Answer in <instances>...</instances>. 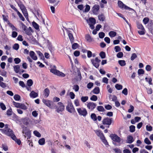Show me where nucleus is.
Returning <instances> with one entry per match:
<instances>
[{"instance_id":"1","label":"nucleus","mask_w":153,"mask_h":153,"mask_svg":"<svg viewBox=\"0 0 153 153\" xmlns=\"http://www.w3.org/2000/svg\"><path fill=\"white\" fill-rule=\"evenodd\" d=\"M0 130L6 135L9 136L13 140L16 139V136L13 133V132L11 129L8 128V125L6 124L5 127L3 129H0Z\"/></svg>"},{"instance_id":"2","label":"nucleus","mask_w":153,"mask_h":153,"mask_svg":"<svg viewBox=\"0 0 153 153\" xmlns=\"http://www.w3.org/2000/svg\"><path fill=\"white\" fill-rule=\"evenodd\" d=\"M22 133L23 134H25L24 135V136L25 138L27 137V143H29L30 141V140H28L31 137V134L30 131L27 129L26 127H25L24 128L23 131H22Z\"/></svg>"},{"instance_id":"3","label":"nucleus","mask_w":153,"mask_h":153,"mask_svg":"<svg viewBox=\"0 0 153 153\" xmlns=\"http://www.w3.org/2000/svg\"><path fill=\"white\" fill-rule=\"evenodd\" d=\"M80 116L85 117L87 115V111L85 108H76Z\"/></svg>"},{"instance_id":"4","label":"nucleus","mask_w":153,"mask_h":153,"mask_svg":"<svg viewBox=\"0 0 153 153\" xmlns=\"http://www.w3.org/2000/svg\"><path fill=\"white\" fill-rule=\"evenodd\" d=\"M67 110L70 113L74 112L75 111V109L71 102H69L66 107Z\"/></svg>"},{"instance_id":"5","label":"nucleus","mask_w":153,"mask_h":153,"mask_svg":"<svg viewBox=\"0 0 153 153\" xmlns=\"http://www.w3.org/2000/svg\"><path fill=\"white\" fill-rule=\"evenodd\" d=\"M118 4L119 7L122 9L128 10H133L132 8H130L124 4L123 2L120 1H118Z\"/></svg>"},{"instance_id":"6","label":"nucleus","mask_w":153,"mask_h":153,"mask_svg":"<svg viewBox=\"0 0 153 153\" xmlns=\"http://www.w3.org/2000/svg\"><path fill=\"white\" fill-rule=\"evenodd\" d=\"M112 121V118L109 117H106L104 118L102 121V124L104 125H107L108 126V127H109V126L111 125Z\"/></svg>"},{"instance_id":"7","label":"nucleus","mask_w":153,"mask_h":153,"mask_svg":"<svg viewBox=\"0 0 153 153\" xmlns=\"http://www.w3.org/2000/svg\"><path fill=\"white\" fill-rule=\"evenodd\" d=\"M112 140L114 142H115L118 143H120L121 141L120 138L118 137L116 134H111L110 135Z\"/></svg>"},{"instance_id":"8","label":"nucleus","mask_w":153,"mask_h":153,"mask_svg":"<svg viewBox=\"0 0 153 153\" xmlns=\"http://www.w3.org/2000/svg\"><path fill=\"white\" fill-rule=\"evenodd\" d=\"M59 107L56 106V111L58 113H59L60 111H62L65 108L64 105L61 102H59L57 103Z\"/></svg>"},{"instance_id":"9","label":"nucleus","mask_w":153,"mask_h":153,"mask_svg":"<svg viewBox=\"0 0 153 153\" xmlns=\"http://www.w3.org/2000/svg\"><path fill=\"white\" fill-rule=\"evenodd\" d=\"M97 105L96 103L93 102H90L88 103L87 104V108L91 111L94 109Z\"/></svg>"},{"instance_id":"10","label":"nucleus","mask_w":153,"mask_h":153,"mask_svg":"<svg viewBox=\"0 0 153 153\" xmlns=\"http://www.w3.org/2000/svg\"><path fill=\"white\" fill-rule=\"evenodd\" d=\"M100 6L98 5H94L92 8V12L94 14L97 15L98 12L100 9Z\"/></svg>"},{"instance_id":"11","label":"nucleus","mask_w":153,"mask_h":153,"mask_svg":"<svg viewBox=\"0 0 153 153\" xmlns=\"http://www.w3.org/2000/svg\"><path fill=\"white\" fill-rule=\"evenodd\" d=\"M67 32L68 33L70 40L71 43H72L74 41V38L73 35L71 33V31L69 30L68 29L67 30Z\"/></svg>"},{"instance_id":"12","label":"nucleus","mask_w":153,"mask_h":153,"mask_svg":"<svg viewBox=\"0 0 153 153\" xmlns=\"http://www.w3.org/2000/svg\"><path fill=\"white\" fill-rule=\"evenodd\" d=\"M50 94V90L48 88H46L43 91V94L44 96V97L47 98Z\"/></svg>"},{"instance_id":"13","label":"nucleus","mask_w":153,"mask_h":153,"mask_svg":"<svg viewBox=\"0 0 153 153\" xmlns=\"http://www.w3.org/2000/svg\"><path fill=\"white\" fill-rule=\"evenodd\" d=\"M95 132L97 135L100 137V138H104V135L102 131L100 130H96Z\"/></svg>"},{"instance_id":"14","label":"nucleus","mask_w":153,"mask_h":153,"mask_svg":"<svg viewBox=\"0 0 153 153\" xmlns=\"http://www.w3.org/2000/svg\"><path fill=\"white\" fill-rule=\"evenodd\" d=\"M30 55L33 60H36L37 59V56L35 55V53L33 51H31L30 53Z\"/></svg>"},{"instance_id":"15","label":"nucleus","mask_w":153,"mask_h":153,"mask_svg":"<svg viewBox=\"0 0 153 153\" xmlns=\"http://www.w3.org/2000/svg\"><path fill=\"white\" fill-rule=\"evenodd\" d=\"M42 101L45 105L48 107H50L51 106V101L48 100L43 99Z\"/></svg>"},{"instance_id":"16","label":"nucleus","mask_w":153,"mask_h":153,"mask_svg":"<svg viewBox=\"0 0 153 153\" xmlns=\"http://www.w3.org/2000/svg\"><path fill=\"white\" fill-rule=\"evenodd\" d=\"M30 96L31 98H35L38 96V94L32 91L30 94Z\"/></svg>"},{"instance_id":"17","label":"nucleus","mask_w":153,"mask_h":153,"mask_svg":"<svg viewBox=\"0 0 153 153\" xmlns=\"http://www.w3.org/2000/svg\"><path fill=\"white\" fill-rule=\"evenodd\" d=\"M148 28L152 34H153V22H151L148 25Z\"/></svg>"},{"instance_id":"18","label":"nucleus","mask_w":153,"mask_h":153,"mask_svg":"<svg viewBox=\"0 0 153 153\" xmlns=\"http://www.w3.org/2000/svg\"><path fill=\"white\" fill-rule=\"evenodd\" d=\"M134 141L133 137L130 135L128 136L127 137V143H131Z\"/></svg>"},{"instance_id":"19","label":"nucleus","mask_w":153,"mask_h":153,"mask_svg":"<svg viewBox=\"0 0 153 153\" xmlns=\"http://www.w3.org/2000/svg\"><path fill=\"white\" fill-rule=\"evenodd\" d=\"M98 19L100 21H104L105 19V16L104 15L101 13V14L99 15L98 16Z\"/></svg>"},{"instance_id":"20","label":"nucleus","mask_w":153,"mask_h":153,"mask_svg":"<svg viewBox=\"0 0 153 153\" xmlns=\"http://www.w3.org/2000/svg\"><path fill=\"white\" fill-rule=\"evenodd\" d=\"M91 62L93 65L96 68H97L99 66V63L95 62L94 59L91 60Z\"/></svg>"},{"instance_id":"21","label":"nucleus","mask_w":153,"mask_h":153,"mask_svg":"<svg viewBox=\"0 0 153 153\" xmlns=\"http://www.w3.org/2000/svg\"><path fill=\"white\" fill-rule=\"evenodd\" d=\"M100 92V88L98 87H95L92 91V92L95 94H98Z\"/></svg>"},{"instance_id":"22","label":"nucleus","mask_w":153,"mask_h":153,"mask_svg":"<svg viewBox=\"0 0 153 153\" xmlns=\"http://www.w3.org/2000/svg\"><path fill=\"white\" fill-rule=\"evenodd\" d=\"M14 71L16 73H19L20 71V66L19 65L14 66L13 67Z\"/></svg>"},{"instance_id":"23","label":"nucleus","mask_w":153,"mask_h":153,"mask_svg":"<svg viewBox=\"0 0 153 153\" xmlns=\"http://www.w3.org/2000/svg\"><path fill=\"white\" fill-rule=\"evenodd\" d=\"M116 32L113 31H111L109 33V35L111 38L115 37L116 36Z\"/></svg>"},{"instance_id":"24","label":"nucleus","mask_w":153,"mask_h":153,"mask_svg":"<svg viewBox=\"0 0 153 153\" xmlns=\"http://www.w3.org/2000/svg\"><path fill=\"white\" fill-rule=\"evenodd\" d=\"M45 139L44 138H42L40 139L38 141L39 143L41 145H43L45 143Z\"/></svg>"},{"instance_id":"25","label":"nucleus","mask_w":153,"mask_h":153,"mask_svg":"<svg viewBox=\"0 0 153 153\" xmlns=\"http://www.w3.org/2000/svg\"><path fill=\"white\" fill-rule=\"evenodd\" d=\"M36 52L41 59L42 60L44 59L45 58L44 55L40 51H36Z\"/></svg>"},{"instance_id":"26","label":"nucleus","mask_w":153,"mask_h":153,"mask_svg":"<svg viewBox=\"0 0 153 153\" xmlns=\"http://www.w3.org/2000/svg\"><path fill=\"white\" fill-rule=\"evenodd\" d=\"M118 63L120 65L122 66H124L126 65L125 61L124 60H119L118 61Z\"/></svg>"},{"instance_id":"27","label":"nucleus","mask_w":153,"mask_h":153,"mask_svg":"<svg viewBox=\"0 0 153 153\" xmlns=\"http://www.w3.org/2000/svg\"><path fill=\"white\" fill-rule=\"evenodd\" d=\"M88 96H82L81 97V100L83 102H85L88 99Z\"/></svg>"},{"instance_id":"28","label":"nucleus","mask_w":153,"mask_h":153,"mask_svg":"<svg viewBox=\"0 0 153 153\" xmlns=\"http://www.w3.org/2000/svg\"><path fill=\"white\" fill-rule=\"evenodd\" d=\"M91 119L94 121L97 120V117L95 114L94 113L92 114L91 115Z\"/></svg>"},{"instance_id":"29","label":"nucleus","mask_w":153,"mask_h":153,"mask_svg":"<svg viewBox=\"0 0 153 153\" xmlns=\"http://www.w3.org/2000/svg\"><path fill=\"white\" fill-rule=\"evenodd\" d=\"M32 25L36 29L38 30L39 29V25L35 22H32Z\"/></svg>"},{"instance_id":"30","label":"nucleus","mask_w":153,"mask_h":153,"mask_svg":"<svg viewBox=\"0 0 153 153\" xmlns=\"http://www.w3.org/2000/svg\"><path fill=\"white\" fill-rule=\"evenodd\" d=\"M88 21L90 22L93 25L95 24L96 23V20L94 18L91 17L89 19Z\"/></svg>"},{"instance_id":"31","label":"nucleus","mask_w":153,"mask_h":153,"mask_svg":"<svg viewBox=\"0 0 153 153\" xmlns=\"http://www.w3.org/2000/svg\"><path fill=\"white\" fill-rule=\"evenodd\" d=\"M85 39L88 42H91L92 41V39L89 34H87L85 36Z\"/></svg>"},{"instance_id":"32","label":"nucleus","mask_w":153,"mask_h":153,"mask_svg":"<svg viewBox=\"0 0 153 153\" xmlns=\"http://www.w3.org/2000/svg\"><path fill=\"white\" fill-rule=\"evenodd\" d=\"M56 74L59 76H61L62 77H64L65 76V75L64 74L58 70L57 71Z\"/></svg>"},{"instance_id":"33","label":"nucleus","mask_w":153,"mask_h":153,"mask_svg":"<svg viewBox=\"0 0 153 153\" xmlns=\"http://www.w3.org/2000/svg\"><path fill=\"white\" fill-rule=\"evenodd\" d=\"M17 13L20 19L23 21H24L25 19L23 16L22 15L19 11H18L17 12Z\"/></svg>"},{"instance_id":"34","label":"nucleus","mask_w":153,"mask_h":153,"mask_svg":"<svg viewBox=\"0 0 153 153\" xmlns=\"http://www.w3.org/2000/svg\"><path fill=\"white\" fill-rule=\"evenodd\" d=\"M115 88L118 90H120L122 89L123 86L122 85L117 84L115 85Z\"/></svg>"},{"instance_id":"35","label":"nucleus","mask_w":153,"mask_h":153,"mask_svg":"<svg viewBox=\"0 0 153 153\" xmlns=\"http://www.w3.org/2000/svg\"><path fill=\"white\" fill-rule=\"evenodd\" d=\"M33 84V81L31 79H28L27 82V84L29 87L31 86Z\"/></svg>"},{"instance_id":"36","label":"nucleus","mask_w":153,"mask_h":153,"mask_svg":"<svg viewBox=\"0 0 153 153\" xmlns=\"http://www.w3.org/2000/svg\"><path fill=\"white\" fill-rule=\"evenodd\" d=\"M97 109L99 111H103L105 110L104 108L102 106H98L97 108Z\"/></svg>"},{"instance_id":"37","label":"nucleus","mask_w":153,"mask_h":153,"mask_svg":"<svg viewBox=\"0 0 153 153\" xmlns=\"http://www.w3.org/2000/svg\"><path fill=\"white\" fill-rule=\"evenodd\" d=\"M130 131L131 132H133L135 130V126L133 125H131L129 127Z\"/></svg>"},{"instance_id":"38","label":"nucleus","mask_w":153,"mask_h":153,"mask_svg":"<svg viewBox=\"0 0 153 153\" xmlns=\"http://www.w3.org/2000/svg\"><path fill=\"white\" fill-rule=\"evenodd\" d=\"M137 57V55L135 53H133L131 57V59L132 61L134 60L135 58Z\"/></svg>"},{"instance_id":"39","label":"nucleus","mask_w":153,"mask_h":153,"mask_svg":"<svg viewBox=\"0 0 153 153\" xmlns=\"http://www.w3.org/2000/svg\"><path fill=\"white\" fill-rule=\"evenodd\" d=\"M13 48L14 49L17 50L19 48V45L18 44L16 43L14 45Z\"/></svg>"},{"instance_id":"40","label":"nucleus","mask_w":153,"mask_h":153,"mask_svg":"<svg viewBox=\"0 0 153 153\" xmlns=\"http://www.w3.org/2000/svg\"><path fill=\"white\" fill-rule=\"evenodd\" d=\"M100 56L102 59H104L105 57V53L103 51H101L100 53Z\"/></svg>"},{"instance_id":"41","label":"nucleus","mask_w":153,"mask_h":153,"mask_svg":"<svg viewBox=\"0 0 153 153\" xmlns=\"http://www.w3.org/2000/svg\"><path fill=\"white\" fill-rule=\"evenodd\" d=\"M22 13L26 18L28 17V14L26 11V9H24L22 11Z\"/></svg>"},{"instance_id":"42","label":"nucleus","mask_w":153,"mask_h":153,"mask_svg":"<svg viewBox=\"0 0 153 153\" xmlns=\"http://www.w3.org/2000/svg\"><path fill=\"white\" fill-rule=\"evenodd\" d=\"M90 100L92 101H96L97 100V97L95 95H93L91 97Z\"/></svg>"},{"instance_id":"43","label":"nucleus","mask_w":153,"mask_h":153,"mask_svg":"<svg viewBox=\"0 0 153 153\" xmlns=\"http://www.w3.org/2000/svg\"><path fill=\"white\" fill-rule=\"evenodd\" d=\"M86 7L84 11L85 12H88L90 9V6L88 4H86L85 6Z\"/></svg>"},{"instance_id":"44","label":"nucleus","mask_w":153,"mask_h":153,"mask_svg":"<svg viewBox=\"0 0 153 153\" xmlns=\"http://www.w3.org/2000/svg\"><path fill=\"white\" fill-rule=\"evenodd\" d=\"M14 98L16 100L19 101L20 99V96L18 94H16L14 96Z\"/></svg>"},{"instance_id":"45","label":"nucleus","mask_w":153,"mask_h":153,"mask_svg":"<svg viewBox=\"0 0 153 153\" xmlns=\"http://www.w3.org/2000/svg\"><path fill=\"white\" fill-rule=\"evenodd\" d=\"M34 135L38 137H40L41 136L40 134L37 131H35L33 132Z\"/></svg>"},{"instance_id":"46","label":"nucleus","mask_w":153,"mask_h":153,"mask_svg":"<svg viewBox=\"0 0 153 153\" xmlns=\"http://www.w3.org/2000/svg\"><path fill=\"white\" fill-rule=\"evenodd\" d=\"M137 27L141 30H143L144 28L142 25L139 23L137 24Z\"/></svg>"},{"instance_id":"47","label":"nucleus","mask_w":153,"mask_h":153,"mask_svg":"<svg viewBox=\"0 0 153 153\" xmlns=\"http://www.w3.org/2000/svg\"><path fill=\"white\" fill-rule=\"evenodd\" d=\"M12 110L11 108L8 109L7 111L6 114L8 116L12 115Z\"/></svg>"},{"instance_id":"48","label":"nucleus","mask_w":153,"mask_h":153,"mask_svg":"<svg viewBox=\"0 0 153 153\" xmlns=\"http://www.w3.org/2000/svg\"><path fill=\"white\" fill-rule=\"evenodd\" d=\"M79 87L78 85H74L73 89H74L75 91H78L79 90Z\"/></svg>"},{"instance_id":"49","label":"nucleus","mask_w":153,"mask_h":153,"mask_svg":"<svg viewBox=\"0 0 153 153\" xmlns=\"http://www.w3.org/2000/svg\"><path fill=\"white\" fill-rule=\"evenodd\" d=\"M19 108L25 110H26L27 109V107L25 105L22 103H21Z\"/></svg>"},{"instance_id":"50","label":"nucleus","mask_w":153,"mask_h":153,"mask_svg":"<svg viewBox=\"0 0 153 153\" xmlns=\"http://www.w3.org/2000/svg\"><path fill=\"white\" fill-rule=\"evenodd\" d=\"M14 61L16 64H18L20 62L21 59L18 58H16L14 59Z\"/></svg>"},{"instance_id":"51","label":"nucleus","mask_w":153,"mask_h":153,"mask_svg":"<svg viewBox=\"0 0 153 153\" xmlns=\"http://www.w3.org/2000/svg\"><path fill=\"white\" fill-rule=\"evenodd\" d=\"M0 106L2 110H4L6 109V106L3 103L1 102L0 103Z\"/></svg>"},{"instance_id":"52","label":"nucleus","mask_w":153,"mask_h":153,"mask_svg":"<svg viewBox=\"0 0 153 153\" xmlns=\"http://www.w3.org/2000/svg\"><path fill=\"white\" fill-rule=\"evenodd\" d=\"M144 142L147 144L150 145L151 142L148 138H146L144 140Z\"/></svg>"},{"instance_id":"53","label":"nucleus","mask_w":153,"mask_h":153,"mask_svg":"<svg viewBox=\"0 0 153 153\" xmlns=\"http://www.w3.org/2000/svg\"><path fill=\"white\" fill-rule=\"evenodd\" d=\"M13 105L16 107L18 108H19L20 107V105L21 104V103L16 102L14 101L13 102Z\"/></svg>"},{"instance_id":"54","label":"nucleus","mask_w":153,"mask_h":153,"mask_svg":"<svg viewBox=\"0 0 153 153\" xmlns=\"http://www.w3.org/2000/svg\"><path fill=\"white\" fill-rule=\"evenodd\" d=\"M114 49L115 50V52H116L120 51L121 50L120 47L118 46H116L114 47Z\"/></svg>"},{"instance_id":"55","label":"nucleus","mask_w":153,"mask_h":153,"mask_svg":"<svg viewBox=\"0 0 153 153\" xmlns=\"http://www.w3.org/2000/svg\"><path fill=\"white\" fill-rule=\"evenodd\" d=\"M78 46V44L77 43H74L72 45V48L73 49H75L77 48Z\"/></svg>"},{"instance_id":"56","label":"nucleus","mask_w":153,"mask_h":153,"mask_svg":"<svg viewBox=\"0 0 153 153\" xmlns=\"http://www.w3.org/2000/svg\"><path fill=\"white\" fill-rule=\"evenodd\" d=\"M105 35V34L104 33L101 32L99 33V37L101 39H102L104 38Z\"/></svg>"},{"instance_id":"57","label":"nucleus","mask_w":153,"mask_h":153,"mask_svg":"<svg viewBox=\"0 0 153 153\" xmlns=\"http://www.w3.org/2000/svg\"><path fill=\"white\" fill-rule=\"evenodd\" d=\"M111 97H110V99H111L112 101L115 102L117 100V98L114 95L112 96H111Z\"/></svg>"},{"instance_id":"58","label":"nucleus","mask_w":153,"mask_h":153,"mask_svg":"<svg viewBox=\"0 0 153 153\" xmlns=\"http://www.w3.org/2000/svg\"><path fill=\"white\" fill-rule=\"evenodd\" d=\"M74 103L76 106H78L80 105V104L79 100L76 99L74 101Z\"/></svg>"},{"instance_id":"59","label":"nucleus","mask_w":153,"mask_h":153,"mask_svg":"<svg viewBox=\"0 0 153 153\" xmlns=\"http://www.w3.org/2000/svg\"><path fill=\"white\" fill-rule=\"evenodd\" d=\"M123 53L122 52H120L117 54V56L118 58H121L123 56Z\"/></svg>"},{"instance_id":"60","label":"nucleus","mask_w":153,"mask_h":153,"mask_svg":"<svg viewBox=\"0 0 153 153\" xmlns=\"http://www.w3.org/2000/svg\"><path fill=\"white\" fill-rule=\"evenodd\" d=\"M149 21V19L148 18L146 17L143 20V22L145 24H147Z\"/></svg>"},{"instance_id":"61","label":"nucleus","mask_w":153,"mask_h":153,"mask_svg":"<svg viewBox=\"0 0 153 153\" xmlns=\"http://www.w3.org/2000/svg\"><path fill=\"white\" fill-rule=\"evenodd\" d=\"M93 85L92 82H89L87 84V87L88 89H91L93 86Z\"/></svg>"},{"instance_id":"62","label":"nucleus","mask_w":153,"mask_h":153,"mask_svg":"<svg viewBox=\"0 0 153 153\" xmlns=\"http://www.w3.org/2000/svg\"><path fill=\"white\" fill-rule=\"evenodd\" d=\"M17 35L18 33L17 32L15 31H13L12 32V36L13 38H15L17 36Z\"/></svg>"},{"instance_id":"63","label":"nucleus","mask_w":153,"mask_h":153,"mask_svg":"<svg viewBox=\"0 0 153 153\" xmlns=\"http://www.w3.org/2000/svg\"><path fill=\"white\" fill-rule=\"evenodd\" d=\"M144 73V71L143 69H139L138 71V74L139 75L143 74Z\"/></svg>"},{"instance_id":"64","label":"nucleus","mask_w":153,"mask_h":153,"mask_svg":"<svg viewBox=\"0 0 153 153\" xmlns=\"http://www.w3.org/2000/svg\"><path fill=\"white\" fill-rule=\"evenodd\" d=\"M69 95L71 99H74L75 96V94L72 92H70Z\"/></svg>"}]
</instances>
